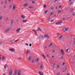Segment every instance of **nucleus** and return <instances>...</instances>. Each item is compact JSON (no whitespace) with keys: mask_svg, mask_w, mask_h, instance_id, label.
Segmentation results:
<instances>
[{"mask_svg":"<svg viewBox=\"0 0 75 75\" xmlns=\"http://www.w3.org/2000/svg\"><path fill=\"white\" fill-rule=\"evenodd\" d=\"M59 8H61V7H62V6H61V5L59 6Z\"/></svg>","mask_w":75,"mask_h":75,"instance_id":"nucleus-53","label":"nucleus"},{"mask_svg":"<svg viewBox=\"0 0 75 75\" xmlns=\"http://www.w3.org/2000/svg\"><path fill=\"white\" fill-rule=\"evenodd\" d=\"M59 35H60V34H59V33H57V34H56V35H57V36H59Z\"/></svg>","mask_w":75,"mask_h":75,"instance_id":"nucleus-39","label":"nucleus"},{"mask_svg":"<svg viewBox=\"0 0 75 75\" xmlns=\"http://www.w3.org/2000/svg\"><path fill=\"white\" fill-rule=\"evenodd\" d=\"M27 20H26V21L23 20V23H25V22H27Z\"/></svg>","mask_w":75,"mask_h":75,"instance_id":"nucleus-25","label":"nucleus"},{"mask_svg":"<svg viewBox=\"0 0 75 75\" xmlns=\"http://www.w3.org/2000/svg\"><path fill=\"white\" fill-rule=\"evenodd\" d=\"M25 45H27V46H28V44H25Z\"/></svg>","mask_w":75,"mask_h":75,"instance_id":"nucleus-60","label":"nucleus"},{"mask_svg":"<svg viewBox=\"0 0 75 75\" xmlns=\"http://www.w3.org/2000/svg\"><path fill=\"white\" fill-rule=\"evenodd\" d=\"M29 8H33V6H30L29 7Z\"/></svg>","mask_w":75,"mask_h":75,"instance_id":"nucleus-30","label":"nucleus"},{"mask_svg":"<svg viewBox=\"0 0 75 75\" xmlns=\"http://www.w3.org/2000/svg\"><path fill=\"white\" fill-rule=\"evenodd\" d=\"M32 46V44H30L29 45V46L31 47V46Z\"/></svg>","mask_w":75,"mask_h":75,"instance_id":"nucleus-51","label":"nucleus"},{"mask_svg":"<svg viewBox=\"0 0 75 75\" xmlns=\"http://www.w3.org/2000/svg\"><path fill=\"white\" fill-rule=\"evenodd\" d=\"M47 48V46H45V49H46V48Z\"/></svg>","mask_w":75,"mask_h":75,"instance_id":"nucleus-59","label":"nucleus"},{"mask_svg":"<svg viewBox=\"0 0 75 75\" xmlns=\"http://www.w3.org/2000/svg\"><path fill=\"white\" fill-rule=\"evenodd\" d=\"M73 45H75V42H73Z\"/></svg>","mask_w":75,"mask_h":75,"instance_id":"nucleus-64","label":"nucleus"},{"mask_svg":"<svg viewBox=\"0 0 75 75\" xmlns=\"http://www.w3.org/2000/svg\"><path fill=\"white\" fill-rule=\"evenodd\" d=\"M13 22H14V20L13 19H12L11 20V25H13Z\"/></svg>","mask_w":75,"mask_h":75,"instance_id":"nucleus-15","label":"nucleus"},{"mask_svg":"<svg viewBox=\"0 0 75 75\" xmlns=\"http://www.w3.org/2000/svg\"><path fill=\"white\" fill-rule=\"evenodd\" d=\"M39 60V59L38 58H37V59L36 60V61L37 62L38 61V60Z\"/></svg>","mask_w":75,"mask_h":75,"instance_id":"nucleus-33","label":"nucleus"},{"mask_svg":"<svg viewBox=\"0 0 75 75\" xmlns=\"http://www.w3.org/2000/svg\"><path fill=\"white\" fill-rule=\"evenodd\" d=\"M16 4H14L13 5V8L12 10L13 11H16V12H17L18 11V9H16Z\"/></svg>","mask_w":75,"mask_h":75,"instance_id":"nucleus-1","label":"nucleus"},{"mask_svg":"<svg viewBox=\"0 0 75 75\" xmlns=\"http://www.w3.org/2000/svg\"><path fill=\"white\" fill-rule=\"evenodd\" d=\"M12 74H13V70H11L9 71V75H12Z\"/></svg>","mask_w":75,"mask_h":75,"instance_id":"nucleus-7","label":"nucleus"},{"mask_svg":"<svg viewBox=\"0 0 75 75\" xmlns=\"http://www.w3.org/2000/svg\"><path fill=\"white\" fill-rule=\"evenodd\" d=\"M63 22L62 21H59L58 22H57L56 23H55L56 25H61V24Z\"/></svg>","mask_w":75,"mask_h":75,"instance_id":"nucleus-2","label":"nucleus"},{"mask_svg":"<svg viewBox=\"0 0 75 75\" xmlns=\"http://www.w3.org/2000/svg\"><path fill=\"white\" fill-rule=\"evenodd\" d=\"M48 56H49V55H48V54H47L46 55L47 57H48Z\"/></svg>","mask_w":75,"mask_h":75,"instance_id":"nucleus-54","label":"nucleus"},{"mask_svg":"<svg viewBox=\"0 0 75 75\" xmlns=\"http://www.w3.org/2000/svg\"><path fill=\"white\" fill-rule=\"evenodd\" d=\"M10 30V28H8V29H7L5 31V33H7L8 31H9Z\"/></svg>","mask_w":75,"mask_h":75,"instance_id":"nucleus-8","label":"nucleus"},{"mask_svg":"<svg viewBox=\"0 0 75 75\" xmlns=\"http://www.w3.org/2000/svg\"><path fill=\"white\" fill-rule=\"evenodd\" d=\"M8 65L7 64H5L4 66V68L5 69H6V68H7V67Z\"/></svg>","mask_w":75,"mask_h":75,"instance_id":"nucleus-22","label":"nucleus"},{"mask_svg":"<svg viewBox=\"0 0 75 75\" xmlns=\"http://www.w3.org/2000/svg\"><path fill=\"white\" fill-rule=\"evenodd\" d=\"M53 52H55V50H54L52 51Z\"/></svg>","mask_w":75,"mask_h":75,"instance_id":"nucleus-58","label":"nucleus"},{"mask_svg":"<svg viewBox=\"0 0 75 75\" xmlns=\"http://www.w3.org/2000/svg\"><path fill=\"white\" fill-rule=\"evenodd\" d=\"M28 4H27V3L25 4L24 5V6L26 7V6H28Z\"/></svg>","mask_w":75,"mask_h":75,"instance_id":"nucleus-21","label":"nucleus"},{"mask_svg":"<svg viewBox=\"0 0 75 75\" xmlns=\"http://www.w3.org/2000/svg\"><path fill=\"white\" fill-rule=\"evenodd\" d=\"M33 32H35V33L36 31H35V30H33Z\"/></svg>","mask_w":75,"mask_h":75,"instance_id":"nucleus-48","label":"nucleus"},{"mask_svg":"<svg viewBox=\"0 0 75 75\" xmlns=\"http://www.w3.org/2000/svg\"><path fill=\"white\" fill-rule=\"evenodd\" d=\"M62 35L60 36L58 38L59 40H61V39H62Z\"/></svg>","mask_w":75,"mask_h":75,"instance_id":"nucleus-13","label":"nucleus"},{"mask_svg":"<svg viewBox=\"0 0 75 75\" xmlns=\"http://www.w3.org/2000/svg\"><path fill=\"white\" fill-rule=\"evenodd\" d=\"M35 1H32V3L33 4V3H35Z\"/></svg>","mask_w":75,"mask_h":75,"instance_id":"nucleus-46","label":"nucleus"},{"mask_svg":"<svg viewBox=\"0 0 75 75\" xmlns=\"http://www.w3.org/2000/svg\"><path fill=\"white\" fill-rule=\"evenodd\" d=\"M62 30L63 31H66L68 30V28H67V29H66V28H63L62 29Z\"/></svg>","mask_w":75,"mask_h":75,"instance_id":"nucleus-6","label":"nucleus"},{"mask_svg":"<svg viewBox=\"0 0 75 75\" xmlns=\"http://www.w3.org/2000/svg\"><path fill=\"white\" fill-rule=\"evenodd\" d=\"M55 64H54L53 65V67H55Z\"/></svg>","mask_w":75,"mask_h":75,"instance_id":"nucleus-40","label":"nucleus"},{"mask_svg":"<svg viewBox=\"0 0 75 75\" xmlns=\"http://www.w3.org/2000/svg\"><path fill=\"white\" fill-rule=\"evenodd\" d=\"M54 7H52L51 8V10H54Z\"/></svg>","mask_w":75,"mask_h":75,"instance_id":"nucleus-44","label":"nucleus"},{"mask_svg":"<svg viewBox=\"0 0 75 75\" xmlns=\"http://www.w3.org/2000/svg\"><path fill=\"white\" fill-rule=\"evenodd\" d=\"M57 68H59V65H57Z\"/></svg>","mask_w":75,"mask_h":75,"instance_id":"nucleus-49","label":"nucleus"},{"mask_svg":"<svg viewBox=\"0 0 75 75\" xmlns=\"http://www.w3.org/2000/svg\"><path fill=\"white\" fill-rule=\"evenodd\" d=\"M61 12V10H59L58 11V13L59 14V13H60Z\"/></svg>","mask_w":75,"mask_h":75,"instance_id":"nucleus-27","label":"nucleus"},{"mask_svg":"<svg viewBox=\"0 0 75 75\" xmlns=\"http://www.w3.org/2000/svg\"><path fill=\"white\" fill-rule=\"evenodd\" d=\"M72 3H73V2H70V4H72Z\"/></svg>","mask_w":75,"mask_h":75,"instance_id":"nucleus-56","label":"nucleus"},{"mask_svg":"<svg viewBox=\"0 0 75 75\" xmlns=\"http://www.w3.org/2000/svg\"><path fill=\"white\" fill-rule=\"evenodd\" d=\"M9 50L11 52H14L15 51V49H9Z\"/></svg>","mask_w":75,"mask_h":75,"instance_id":"nucleus-5","label":"nucleus"},{"mask_svg":"<svg viewBox=\"0 0 75 75\" xmlns=\"http://www.w3.org/2000/svg\"><path fill=\"white\" fill-rule=\"evenodd\" d=\"M42 68H43V65H41L40 67V69H42Z\"/></svg>","mask_w":75,"mask_h":75,"instance_id":"nucleus-23","label":"nucleus"},{"mask_svg":"<svg viewBox=\"0 0 75 75\" xmlns=\"http://www.w3.org/2000/svg\"><path fill=\"white\" fill-rule=\"evenodd\" d=\"M30 52V51H27L26 52V54H28V53Z\"/></svg>","mask_w":75,"mask_h":75,"instance_id":"nucleus-32","label":"nucleus"},{"mask_svg":"<svg viewBox=\"0 0 75 75\" xmlns=\"http://www.w3.org/2000/svg\"><path fill=\"white\" fill-rule=\"evenodd\" d=\"M60 51L62 55H64V54H65V52H64V50H62V49H61L60 50Z\"/></svg>","mask_w":75,"mask_h":75,"instance_id":"nucleus-4","label":"nucleus"},{"mask_svg":"<svg viewBox=\"0 0 75 75\" xmlns=\"http://www.w3.org/2000/svg\"><path fill=\"white\" fill-rule=\"evenodd\" d=\"M21 71L19 70L18 72V75H21Z\"/></svg>","mask_w":75,"mask_h":75,"instance_id":"nucleus-9","label":"nucleus"},{"mask_svg":"<svg viewBox=\"0 0 75 75\" xmlns=\"http://www.w3.org/2000/svg\"><path fill=\"white\" fill-rule=\"evenodd\" d=\"M1 4H3V1H2V2H1Z\"/></svg>","mask_w":75,"mask_h":75,"instance_id":"nucleus-50","label":"nucleus"},{"mask_svg":"<svg viewBox=\"0 0 75 75\" xmlns=\"http://www.w3.org/2000/svg\"><path fill=\"white\" fill-rule=\"evenodd\" d=\"M37 30V31H40V32L42 31V30H41V29L40 28H38Z\"/></svg>","mask_w":75,"mask_h":75,"instance_id":"nucleus-12","label":"nucleus"},{"mask_svg":"<svg viewBox=\"0 0 75 75\" xmlns=\"http://www.w3.org/2000/svg\"><path fill=\"white\" fill-rule=\"evenodd\" d=\"M4 3L5 4H7V0H6L5 1Z\"/></svg>","mask_w":75,"mask_h":75,"instance_id":"nucleus-37","label":"nucleus"},{"mask_svg":"<svg viewBox=\"0 0 75 75\" xmlns=\"http://www.w3.org/2000/svg\"><path fill=\"white\" fill-rule=\"evenodd\" d=\"M40 21H44V19H40Z\"/></svg>","mask_w":75,"mask_h":75,"instance_id":"nucleus-31","label":"nucleus"},{"mask_svg":"<svg viewBox=\"0 0 75 75\" xmlns=\"http://www.w3.org/2000/svg\"><path fill=\"white\" fill-rule=\"evenodd\" d=\"M44 37H45V38H47V39L50 38V36L48 34H45Z\"/></svg>","mask_w":75,"mask_h":75,"instance_id":"nucleus-3","label":"nucleus"},{"mask_svg":"<svg viewBox=\"0 0 75 75\" xmlns=\"http://www.w3.org/2000/svg\"><path fill=\"white\" fill-rule=\"evenodd\" d=\"M53 44L52 43H50V45H49V47H51V46H52V45Z\"/></svg>","mask_w":75,"mask_h":75,"instance_id":"nucleus-24","label":"nucleus"},{"mask_svg":"<svg viewBox=\"0 0 75 75\" xmlns=\"http://www.w3.org/2000/svg\"><path fill=\"white\" fill-rule=\"evenodd\" d=\"M39 74L40 75H44V74H43V73L41 71H39Z\"/></svg>","mask_w":75,"mask_h":75,"instance_id":"nucleus-10","label":"nucleus"},{"mask_svg":"<svg viewBox=\"0 0 75 75\" xmlns=\"http://www.w3.org/2000/svg\"><path fill=\"white\" fill-rule=\"evenodd\" d=\"M35 35H37V32H35Z\"/></svg>","mask_w":75,"mask_h":75,"instance_id":"nucleus-47","label":"nucleus"},{"mask_svg":"<svg viewBox=\"0 0 75 75\" xmlns=\"http://www.w3.org/2000/svg\"><path fill=\"white\" fill-rule=\"evenodd\" d=\"M65 63L63 62L62 63V65H65Z\"/></svg>","mask_w":75,"mask_h":75,"instance_id":"nucleus-57","label":"nucleus"},{"mask_svg":"<svg viewBox=\"0 0 75 75\" xmlns=\"http://www.w3.org/2000/svg\"><path fill=\"white\" fill-rule=\"evenodd\" d=\"M42 57H43V58H44L45 59L46 58L45 56V55H44V54H42Z\"/></svg>","mask_w":75,"mask_h":75,"instance_id":"nucleus-20","label":"nucleus"},{"mask_svg":"<svg viewBox=\"0 0 75 75\" xmlns=\"http://www.w3.org/2000/svg\"><path fill=\"white\" fill-rule=\"evenodd\" d=\"M45 13H48V11L47 10H45Z\"/></svg>","mask_w":75,"mask_h":75,"instance_id":"nucleus-43","label":"nucleus"},{"mask_svg":"<svg viewBox=\"0 0 75 75\" xmlns=\"http://www.w3.org/2000/svg\"><path fill=\"white\" fill-rule=\"evenodd\" d=\"M60 74V73H58L57 74V75H59Z\"/></svg>","mask_w":75,"mask_h":75,"instance_id":"nucleus-55","label":"nucleus"},{"mask_svg":"<svg viewBox=\"0 0 75 75\" xmlns=\"http://www.w3.org/2000/svg\"><path fill=\"white\" fill-rule=\"evenodd\" d=\"M3 18V16H0V19H2Z\"/></svg>","mask_w":75,"mask_h":75,"instance_id":"nucleus-29","label":"nucleus"},{"mask_svg":"<svg viewBox=\"0 0 75 75\" xmlns=\"http://www.w3.org/2000/svg\"><path fill=\"white\" fill-rule=\"evenodd\" d=\"M21 30V28H20L18 29H17L16 30V33H19V31H20Z\"/></svg>","mask_w":75,"mask_h":75,"instance_id":"nucleus-11","label":"nucleus"},{"mask_svg":"<svg viewBox=\"0 0 75 75\" xmlns=\"http://www.w3.org/2000/svg\"><path fill=\"white\" fill-rule=\"evenodd\" d=\"M8 18H9V17H6V19H8Z\"/></svg>","mask_w":75,"mask_h":75,"instance_id":"nucleus-63","label":"nucleus"},{"mask_svg":"<svg viewBox=\"0 0 75 75\" xmlns=\"http://www.w3.org/2000/svg\"><path fill=\"white\" fill-rule=\"evenodd\" d=\"M43 7L44 8H45L46 7V5H44Z\"/></svg>","mask_w":75,"mask_h":75,"instance_id":"nucleus-45","label":"nucleus"},{"mask_svg":"<svg viewBox=\"0 0 75 75\" xmlns=\"http://www.w3.org/2000/svg\"><path fill=\"white\" fill-rule=\"evenodd\" d=\"M53 22H54V20H52L51 21V22L52 23H53Z\"/></svg>","mask_w":75,"mask_h":75,"instance_id":"nucleus-41","label":"nucleus"},{"mask_svg":"<svg viewBox=\"0 0 75 75\" xmlns=\"http://www.w3.org/2000/svg\"><path fill=\"white\" fill-rule=\"evenodd\" d=\"M34 61H35L34 59H33L32 60V63H34Z\"/></svg>","mask_w":75,"mask_h":75,"instance_id":"nucleus-35","label":"nucleus"},{"mask_svg":"<svg viewBox=\"0 0 75 75\" xmlns=\"http://www.w3.org/2000/svg\"><path fill=\"white\" fill-rule=\"evenodd\" d=\"M58 1V0H55L54 2V3H56V2H57Z\"/></svg>","mask_w":75,"mask_h":75,"instance_id":"nucleus-34","label":"nucleus"},{"mask_svg":"<svg viewBox=\"0 0 75 75\" xmlns=\"http://www.w3.org/2000/svg\"><path fill=\"white\" fill-rule=\"evenodd\" d=\"M31 56H30L29 57L28 61H30V60H31Z\"/></svg>","mask_w":75,"mask_h":75,"instance_id":"nucleus-26","label":"nucleus"},{"mask_svg":"<svg viewBox=\"0 0 75 75\" xmlns=\"http://www.w3.org/2000/svg\"><path fill=\"white\" fill-rule=\"evenodd\" d=\"M73 16H75V12H74L73 13Z\"/></svg>","mask_w":75,"mask_h":75,"instance_id":"nucleus-52","label":"nucleus"},{"mask_svg":"<svg viewBox=\"0 0 75 75\" xmlns=\"http://www.w3.org/2000/svg\"><path fill=\"white\" fill-rule=\"evenodd\" d=\"M10 42H15V41H14V40H11L10 41Z\"/></svg>","mask_w":75,"mask_h":75,"instance_id":"nucleus-18","label":"nucleus"},{"mask_svg":"<svg viewBox=\"0 0 75 75\" xmlns=\"http://www.w3.org/2000/svg\"><path fill=\"white\" fill-rule=\"evenodd\" d=\"M73 9H71L70 10V12H72L73 11Z\"/></svg>","mask_w":75,"mask_h":75,"instance_id":"nucleus-38","label":"nucleus"},{"mask_svg":"<svg viewBox=\"0 0 75 75\" xmlns=\"http://www.w3.org/2000/svg\"><path fill=\"white\" fill-rule=\"evenodd\" d=\"M54 14V13H52L51 12L49 14L50 16H52V15Z\"/></svg>","mask_w":75,"mask_h":75,"instance_id":"nucleus-28","label":"nucleus"},{"mask_svg":"<svg viewBox=\"0 0 75 75\" xmlns=\"http://www.w3.org/2000/svg\"><path fill=\"white\" fill-rule=\"evenodd\" d=\"M21 17L23 18V19H24L25 17V16L23 15H21Z\"/></svg>","mask_w":75,"mask_h":75,"instance_id":"nucleus-16","label":"nucleus"},{"mask_svg":"<svg viewBox=\"0 0 75 75\" xmlns=\"http://www.w3.org/2000/svg\"><path fill=\"white\" fill-rule=\"evenodd\" d=\"M69 50V48L67 49L66 50V52H68V50Z\"/></svg>","mask_w":75,"mask_h":75,"instance_id":"nucleus-42","label":"nucleus"},{"mask_svg":"<svg viewBox=\"0 0 75 75\" xmlns=\"http://www.w3.org/2000/svg\"><path fill=\"white\" fill-rule=\"evenodd\" d=\"M2 61H4L5 60V56H2Z\"/></svg>","mask_w":75,"mask_h":75,"instance_id":"nucleus-17","label":"nucleus"},{"mask_svg":"<svg viewBox=\"0 0 75 75\" xmlns=\"http://www.w3.org/2000/svg\"><path fill=\"white\" fill-rule=\"evenodd\" d=\"M4 8H6V6H4Z\"/></svg>","mask_w":75,"mask_h":75,"instance_id":"nucleus-62","label":"nucleus"},{"mask_svg":"<svg viewBox=\"0 0 75 75\" xmlns=\"http://www.w3.org/2000/svg\"><path fill=\"white\" fill-rule=\"evenodd\" d=\"M11 0H8V1H9V2H11Z\"/></svg>","mask_w":75,"mask_h":75,"instance_id":"nucleus-61","label":"nucleus"},{"mask_svg":"<svg viewBox=\"0 0 75 75\" xmlns=\"http://www.w3.org/2000/svg\"><path fill=\"white\" fill-rule=\"evenodd\" d=\"M11 7H12V6L11 5H10L9 7V9L11 8Z\"/></svg>","mask_w":75,"mask_h":75,"instance_id":"nucleus-36","label":"nucleus"},{"mask_svg":"<svg viewBox=\"0 0 75 75\" xmlns=\"http://www.w3.org/2000/svg\"><path fill=\"white\" fill-rule=\"evenodd\" d=\"M42 38H43V36H40L39 38L40 40H41V39H42Z\"/></svg>","mask_w":75,"mask_h":75,"instance_id":"nucleus-14","label":"nucleus"},{"mask_svg":"<svg viewBox=\"0 0 75 75\" xmlns=\"http://www.w3.org/2000/svg\"><path fill=\"white\" fill-rule=\"evenodd\" d=\"M17 70H15L14 71V73L15 75H17Z\"/></svg>","mask_w":75,"mask_h":75,"instance_id":"nucleus-19","label":"nucleus"}]
</instances>
